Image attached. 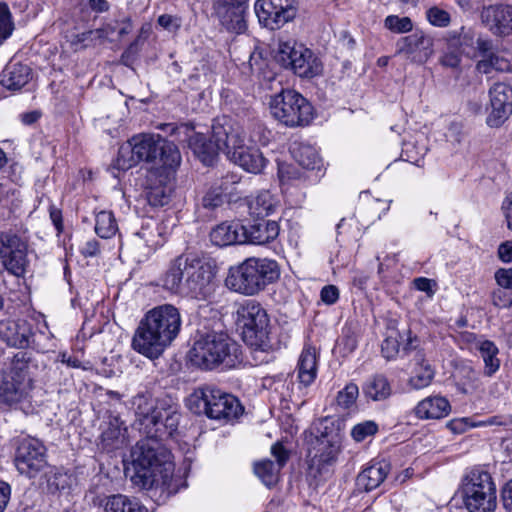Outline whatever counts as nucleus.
Wrapping results in <instances>:
<instances>
[{"label": "nucleus", "instance_id": "f257e3e1", "mask_svg": "<svg viewBox=\"0 0 512 512\" xmlns=\"http://www.w3.org/2000/svg\"><path fill=\"white\" fill-rule=\"evenodd\" d=\"M181 316L170 304L149 310L141 319L132 338V348L149 359H157L178 336Z\"/></svg>", "mask_w": 512, "mask_h": 512}, {"label": "nucleus", "instance_id": "f03ea898", "mask_svg": "<svg viewBox=\"0 0 512 512\" xmlns=\"http://www.w3.org/2000/svg\"><path fill=\"white\" fill-rule=\"evenodd\" d=\"M215 266L194 254H182L171 261L163 287L172 293L204 300L215 290Z\"/></svg>", "mask_w": 512, "mask_h": 512}, {"label": "nucleus", "instance_id": "7ed1b4c3", "mask_svg": "<svg viewBox=\"0 0 512 512\" xmlns=\"http://www.w3.org/2000/svg\"><path fill=\"white\" fill-rule=\"evenodd\" d=\"M130 458L134 485L142 489L170 486L174 464L170 451L159 439L146 435L132 448Z\"/></svg>", "mask_w": 512, "mask_h": 512}, {"label": "nucleus", "instance_id": "20e7f679", "mask_svg": "<svg viewBox=\"0 0 512 512\" xmlns=\"http://www.w3.org/2000/svg\"><path fill=\"white\" fill-rule=\"evenodd\" d=\"M140 162L173 169L181 162L177 146L159 134L141 133L124 143L118 152L115 166L128 170Z\"/></svg>", "mask_w": 512, "mask_h": 512}, {"label": "nucleus", "instance_id": "39448f33", "mask_svg": "<svg viewBox=\"0 0 512 512\" xmlns=\"http://www.w3.org/2000/svg\"><path fill=\"white\" fill-rule=\"evenodd\" d=\"M276 261L268 258L250 257L228 270L225 286L236 293L254 296L279 278Z\"/></svg>", "mask_w": 512, "mask_h": 512}, {"label": "nucleus", "instance_id": "423d86ee", "mask_svg": "<svg viewBox=\"0 0 512 512\" xmlns=\"http://www.w3.org/2000/svg\"><path fill=\"white\" fill-rule=\"evenodd\" d=\"M190 354L192 362L206 370L220 365L233 368L241 361L238 344L224 332L201 335L194 342Z\"/></svg>", "mask_w": 512, "mask_h": 512}, {"label": "nucleus", "instance_id": "0eeeda50", "mask_svg": "<svg viewBox=\"0 0 512 512\" xmlns=\"http://www.w3.org/2000/svg\"><path fill=\"white\" fill-rule=\"evenodd\" d=\"M215 134L220 145L226 147L225 154L230 161L249 173L263 172L268 160L257 147L245 144L243 130L238 124L218 125Z\"/></svg>", "mask_w": 512, "mask_h": 512}, {"label": "nucleus", "instance_id": "6e6552de", "mask_svg": "<svg viewBox=\"0 0 512 512\" xmlns=\"http://www.w3.org/2000/svg\"><path fill=\"white\" fill-rule=\"evenodd\" d=\"M188 408L196 414L210 419L231 421L243 413L239 400L214 386L196 389L187 399Z\"/></svg>", "mask_w": 512, "mask_h": 512}, {"label": "nucleus", "instance_id": "1a4fd4ad", "mask_svg": "<svg viewBox=\"0 0 512 512\" xmlns=\"http://www.w3.org/2000/svg\"><path fill=\"white\" fill-rule=\"evenodd\" d=\"M269 109L274 119L290 128L307 126L314 118L311 103L292 89L282 90L272 96Z\"/></svg>", "mask_w": 512, "mask_h": 512}, {"label": "nucleus", "instance_id": "9d476101", "mask_svg": "<svg viewBox=\"0 0 512 512\" xmlns=\"http://www.w3.org/2000/svg\"><path fill=\"white\" fill-rule=\"evenodd\" d=\"M462 498L468 512H495L497 494L491 475L471 470L462 480Z\"/></svg>", "mask_w": 512, "mask_h": 512}, {"label": "nucleus", "instance_id": "9b49d317", "mask_svg": "<svg viewBox=\"0 0 512 512\" xmlns=\"http://www.w3.org/2000/svg\"><path fill=\"white\" fill-rule=\"evenodd\" d=\"M237 324L248 345L263 351L271 347L269 318L258 302L248 300L237 309Z\"/></svg>", "mask_w": 512, "mask_h": 512}, {"label": "nucleus", "instance_id": "f8f14e48", "mask_svg": "<svg viewBox=\"0 0 512 512\" xmlns=\"http://www.w3.org/2000/svg\"><path fill=\"white\" fill-rule=\"evenodd\" d=\"M18 355L11 369L0 374V402L9 406L20 405L24 410V405L30 402L33 382L28 366L19 361Z\"/></svg>", "mask_w": 512, "mask_h": 512}, {"label": "nucleus", "instance_id": "ddd939ff", "mask_svg": "<svg viewBox=\"0 0 512 512\" xmlns=\"http://www.w3.org/2000/svg\"><path fill=\"white\" fill-rule=\"evenodd\" d=\"M254 10L263 27L277 30L295 18L297 2L296 0H257Z\"/></svg>", "mask_w": 512, "mask_h": 512}, {"label": "nucleus", "instance_id": "4468645a", "mask_svg": "<svg viewBox=\"0 0 512 512\" xmlns=\"http://www.w3.org/2000/svg\"><path fill=\"white\" fill-rule=\"evenodd\" d=\"M0 259L5 269L16 277H23L29 267L27 244L13 233H0Z\"/></svg>", "mask_w": 512, "mask_h": 512}, {"label": "nucleus", "instance_id": "2eb2a0df", "mask_svg": "<svg viewBox=\"0 0 512 512\" xmlns=\"http://www.w3.org/2000/svg\"><path fill=\"white\" fill-rule=\"evenodd\" d=\"M15 465L21 474L34 477L47 466L46 448L35 438H23L17 447Z\"/></svg>", "mask_w": 512, "mask_h": 512}, {"label": "nucleus", "instance_id": "dca6fc26", "mask_svg": "<svg viewBox=\"0 0 512 512\" xmlns=\"http://www.w3.org/2000/svg\"><path fill=\"white\" fill-rule=\"evenodd\" d=\"M139 430L145 435H156L162 429L163 408L158 407L150 393H139L132 399Z\"/></svg>", "mask_w": 512, "mask_h": 512}, {"label": "nucleus", "instance_id": "f3484780", "mask_svg": "<svg viewBox=\"0 0 512 512\" xmlns=\"http://www.w3.org/2000/svg\"><path fill=\"white\" fill-rule=\"evenodd\" d=\"M232 126L233 121L226 117H220L214 120L212 125V138L207 141L206 137L201 133L192 131L188 139V146L193 151L195 156L205 165H212L219 151L226 152V147L220 145V141L216 137V126L223 125Z\"/></svg>", "mask_w": 512, "mask_h": 512}, {"label": "nucleus", "instance_id": "a211bd4d", "mask_svg": "<svg viewBox=\"0 0 512 512\" xmlns=\"http://www.w3.org/2000/svg\"><path fill=\"white\" fill-rule=\"evenodd\" d=\"M433 54V40L422 31L400 38L396 43V55L413 63H425Z\"/></svg>", "mask_w": 512, "mask_h": 512}, {"label": "nucleus", "instance_id": "6ab92c4d", "mask_svg": "<svg viewBox=\"0 0 512 512\" xmlns=\"http://www.w3.org/2000/svg\"><path fill=\"white\" fill-rule=\"evenodd\" d=\"M213 9L221 24L230 32L241 34L247 25L245 10L247 0H212Z\"/></svg>", "mask_w": 512, "mask_h": 512}, {"label": "nucleus", "instance_id": "aec40b11", "mask_svg": "<svg viewBox=\"0 0 512 512\" xmlns=\"http://www.w3.org/2000/svg\"><path fill=\"white\" fill-rule=\"evenodd\" d=\"M491 112L487 117L490 127H499L512 114V87L495 83L489 91Z\"/></svg>", "mask_w": 512, "mask_h": 512}, {"label": "nucleus", "instance_id": "412c9836", "mask_svg": "<svg viewBox=\"0 0 512 512\" xmlns=\"http://www.w3.org/2000/svg\"><path fill=\"white\" fill-rule=\"evenodd\" d=\"M480 18L482 24L495 36L505 37L512 34V6L496 4L484 6Z\"/></svg>", "mask_w": 512, "mask_h": 512}, {"label": "nucleus", "instance_id": "4be33fe9", "mask_svg": "<svg viewBox=\"0 0 512 512\" xmlns=\"http://www.w3.org/2000/svg\"><path fill=\"white\" fill-rule=\"evenodd\" d=\"M243 244L265 245L275 240L279 235V225L276 221L255 218L242 224Z\"/></svg>", "mask_w": 512, "mask_h": 512}, {"label": "nucleus", "instance_id": "5701e85b", "mask_svg": "<svg viewBox=\"0 0 512 512\" xmlns=\"http://www.w3.org/2000/svg\"><path fill=\"white\" fill-rule=\"evenodd\" d=\"M271 454L276 458V463L265 459L255 463L254 465V472L256 476L268 487L277 484L280 470L289 459V452L280 442L272 445Z\"/></svg>", "mask_w": 512, "mask_h": 512}, {"label": "nucleus", "instance_id": "b1692460", "mask_svg": "<svg viewBox=\"0 0 512 512\" xmlns=\"http://www.w3.org/2000/svg\"><path fill=\"white\" fill-rule=\"evenodd\" d=\"M317 443L318 449L311 460V468L317 467L318 472L322 474L336 462L340 445L334 437L328 438L324 435L317 439Z\"/></svg>", "mask_w": 512, "mask_h": 512}, {"label": "nucleus", "instance_id": "393cba45", "mask_svg": "<svg viewBox=\"0 0 512 512\" xmlns=\"http://www.w3.org/2000/svg\"><path fill=\"white\" fill-rule=\"evenodd\" d=\"M289 69L300 77L313 78L321 74L323 66L310 49L299 45L297 58L294 59Z\"/></svg>", "mask_w": 512, "mask_h": 512}, {"label": "nucleus", "instance_id": "a878e982", "mask_svg": "<svg viewBox=\"0 0 512 512\" xmlns=\"http://www.w3.org/2000/svg\"><path fill=\"white\" fill-rule=\"evenodd\" d=\"M476 70L481 74H490L492 71L512 72V50L501 49L491 52L476 63Z\"/></svg>", "mask_w": 512, "mask_h": 512}, {"label": "nucleus", "instance_id": "bb28decb", "mask_svg": "<svg viewBox=\"0 0 512 512\" xmlns=\"http://www.w3.org/2000/svg\"><path fill=\"white\" fill-rule=\"evenodd\" d=\"M451 411L449 401L442 396H430L421 400L414 408L415 416L419 419H441Z\"/></svg>", "mask_w": 512, "mask_h": 512}, {"label": "nucleus", "instance_id": "cd10ccee", "mask_svg": "<svg viewBox=\"0 0 512 512\" xmlns=\"http://www.w3.org/2000/svg\"><path fill=\"white\" fill-rule=\"evenodd\" d=\"M30 334V327L24 321H6L0 324V336L9 346L27 347Z\"/></svg>", "mask_w": 512, "mask_h": 512}, {"label": "nucleus", "instance_id": "c85d7f7f", "mask_svg": "<svg viewBox=\"0 0 512 512\" xmlns=\"http://www.w3.org/2000/svg\"><path fill=\"white\" fill-rule=\"evenodd\" d=\"M242 224L238 222H222L210 232L211 242L219 247L243 244Z\"/></svg>", "mask_w": 512, "mask_h": 512}, {"label": "nucleus", "instance_id": "c756f323", "mask_svg": "<svg viewBox=\"0 0 512 512\" xmlns=\"http://www.w3.org/2000/svg\"><path fill=\"white\" fill-rule=\"evenodd\" d=\"M390 464L384 460L373 462L357 476V485L365 491L377 488L387 477Z\"/></svg>", "mask_w": 512, "mask_h": 512}, {"label": "nucleus", "instance_id": "7c9ffc66", "mask_svg": "<svg viewBox=\"0 0 512 512\" xmlns=\"http://www.w3.org/2000/svg\"><path fill=\"white\" fill-rule=\"evenodd\" d=\"M31 78V69L21 63L8 64L1 74V84L9 90H19Z\"/></svg>", "mask_w": 512, "mask_h": 512}, {"label": "nucleus", "instance_id": "2f4dec72", "mask_svg": "<svg viewBox=\"0 0 512 512\" xmlns=\"http://www.w3.org/2000/svg\"><path fill=\"white\" fill-rule=\"evenodd\" d=\"M123 423L116 417L110 418L101 433V445L108 452L118 449L125 444L126 437Z\"/></svg>", "mask_w": 512, "mask_h": 512}, {"label": "nucleus", "instance_id": "473e14b6", "mask_svg": "<svg viewBox=\"0 0 512 512\" xmlns=\"http://www.w3.org/2000/svg\"><path fill=\"white\" fill-rule=\"evenodd\" d=\"M172 187L165 182V178L156 179V173L150 172L146 197L148 203L154 207H162L170 201Z\"/></svg>", "mask_w": 512, "mask_h": 512}, {"label": "nucleus", "instance_id": "72a5a7b5", "mask_svg": "<svg viewBox=\"0 0 512 512\" xmlns=\"http://www.w3.org/2000/svg\"><path fill=\"white\" fill-rule=\"evenodd\" d=\"M414 362L415 367L409 379V385L416 390L423 389L431 384L435 370L420 351L415 354Z\"/></svg>", "mask_w": 512, "mask_h": 512}, {"label": "nucleus", "instance_id": "f704fd0d", "mask_svg": "<svg viewBox=\"0 0 512 512\" xmlns=\"http://www.w3.org/2000/svg\"><path fill=\"white\" fill-rule=\"evenodd\" d=\"M476 349L484 362V375L487 377L493 376L499 370L501 363L498 358V347L490 340L480 339L476 342Z\"/></svg>", "mask_w": 512, "mask_h": 512}, {"label": "nucleus", "instance_id": "c9c22d12", "mask_svg": "<svg viewBox=\"0 0 512 512\" xmlns=\"http://www.w3.org/2000/svg\"><path fill=\"white\" fill-rule=\"evenodd\" d=\"M317 375L316 351L312 347L305 348L298 362V379L304 386L314 382Z\"/></svg>", "mask_w": 512, "mask_h": 512}, {"label": "nucleus", "instance_id": "e433bc0d", "mask_svg": "<svg viewBox=\"0 0 512 512\" xmlns=\"http://www.w3.org/2000/svg\"><path fill=\"white\" fill-rule=\"evenodd\" d=\"M291 153L295 161L305 169H316L320 167L321 158L317 150L305 143H294Z\"/></svg>", "mask_w": 512, "mask_h": 512}, {"label": "nucleus", "instance_id": "4c0bfd02", "mask_svg": "<svg viewBox=\"0 0 512 512\" xmlns=\"http://www.w3.org/2000/svg\"><path fill=\"white\" fill-rule=\"evenodd\" d=\"M364 395L373 401H382L391 395V386L384 375H374L362 387Z\"/></svg>", "mask_w": 512, "mask_h": 512}, {"label": "nucleus", "instance_id": "58836bf2", "mask_svg": "<svg viewBox=\"0 0 512 512\" xmlns=\"http://www.w3.org/2000/svg\"><path fill=\"white\" fill-rule=\"evenodd\" d=\"M276 207V201L269 191H261L248 203L249 214L253 218L264 219Z\"/></svg>", "mask_w": 512, "mask_h": 512}, {"label": "nucleus", "instance_id": "ea45409f", "mask_svg": "<svg viewBox=\"0 0 512 512\" xmlns=\"http://www.w3.org/2000/svg\"><path fill=\"white\" fill-rule=\"evenodd\" d=\"M135 236L143 240L148 247L156 248L162 245V226L154 219H147Z\"/></svg>", "mask_w": 512, "mask_h": 512}, {"label": "nucleus", "instance_id": "a19ab883", "mask_svg": "<svg viewBox=\"0 0 512 512\" xmlns=\"http://www.w3.org/2000/svg\"><path fill=\"white\" fill-rule=\"evenodd\" d=\"M118 231V225L115 217L110 211H100L96 214L95 219V232L103 238L109 239Z\"/></svg>", "mask_w": 512, "mask_h": 512}, {"label": "nucleus", "instance_id": "79ce46f5", "mask_svg": "<svg viewBox=\"0 0 512 512\" xmlns=\"http://www.w3.org/2000/svg\"><path fill=\"white\" fill-rule=\"evenodd\" d=\"M222 185L211 186L201 198L200 206L207 211H214L225 202V194Z\"/></svg>", "mask_w": 512, "mask_h": 512}, {"label": "nucleus", "instance_id": "37998d69", "mask_svg": "<svg viewBox=\"0 0 512 512\" xmlns=\"http://www.w3.org/2000/svg\"><path fill=\"white\" fill-rule=\"evenodd\" d=\"M299 45L295 40H279L277 50L275 52L276 61L284 68H290L294 60L290 59L289 53H298Z\"/></svg>", "mask_w": 512, "mask_h": 512}, {"label": "nucleus", "instance_id": "c03bdc74", "mask_svg": "<svg viewBox=\"0 0 512 512\" xmlns=\"http://www.w3.org/2000/svg\"><path fill=\"white\" fill-rule=\"evenodd\" d=\"M358 396V386L355 383L350 382L337 393L336 405L342 410H349L355 406Z\"/></svg>", "mask_w": 512, "mask_h": 512}, {"label": "nucleus", "instance_id": "a18cd8bd", "mask_svg": "<svg viewBox=\"0 0 512 512\" xmlns=\"http://www.w3.org/2000/svg\"><path fill=\"white\" fill-rule=\"evenodd\" d=\"M378 432V424L372 420H366L353 426L351 437L356 442H362Z\"/></svg>", "mask_w": 512, "mask_h": 512}, {"label": "nucleus", "instance_id": "49530a36", "mask_svg": "<svg viewBox=\"0 0 512 512\" xmlns=\"http://www.w3.org/2000/svg\"><path fill=\"white\" fill-rule=\"evenodd\" d=\"M384 27L394 33H407L413 29V23L409 17L389 15L384 20Z\"/></svg>", "mask_w": 512, "mask_h": 512}, {"label": "nucleus", "instance_id": "de8ad7c7", "mask_svg": "<svg viewBox=\"0 0 512 512\" xmlns=\"http://www.w3.org/2000/svg\"><path fill=\"white\" fill-rule=\"evenodd\" d=\"M179 415L163 408L162 418V429L157 432L156 435H151L153 438L161 439L164 436H171L172 433L177 429Z\"/></svg>", "mask_w": 512, "mask_h": 512}, {"label": "nucleus", "instance_id": "09e8293b", "mask_svg": "<svg viewBox=\"0 0 512 512\" xmlns=\"http://www.w3.org/2000/svg\"><path fill=\"white\" fill-rule=\"evenodd\" d=\"M429 23L436 27H447L451 22L450 14L437 6L430 7L426 11Z\"/></svg>", "mask_w": 512, "mask_h": 512}, {"label": "nucleus", "instance_id": "8fccbe9b", "mask_svg": "<svg viewBox=\"0 0 512 512\" xmlns=\"http://www.w3.org/2000/svg\"><path fill=\"white\" fill-rule=\"evenodd\" d=\"M426 151L427 149L424 146L421 148H416L412 142H405L402 148V156L405 157L406 161L419 166L420 161L423 159Z\"/></svg>", "mask_w": 512, "mask_h": 512}, {"label": "nucleus", "instance_id": "3c124183", "mask_svg": "<svg viewBox=\"0 0 512 512\" xmlns=\"http://www.w3.org/2000/svg\"><path fill=\"white\" fill-rule=\"evenodd\" d=\"M13 25L6 4H0V45L11 35Z\"/></svg>", "mask_w": 512, "mask_h": 512}, {"label": "nucleus", "instance_id": "603ef678", "mask_svg": "<svg viewBox=\"0 0 512 512\" xmlns=\"http://www.w3.org/2000/svg\"><path fill=\"white\" fill-rule=\"evenodd\" d=\"M157 23L164 30L171 32V33H176L182 25V21H181L180 17L170 15V14L160 15L157 19Z\"/></svg>", "mask_w": 512, "mask_h": 512}, {"label": "nucleus", "instance_id": "864d4df0", "mask_svg": "<svg viewBox=\"0 0 512 512\" xmlns=\"http://www.w3.org/2000/svg\"><path fill=\"white\" fill-rule=\"evenodd\" d=\"M127 496L122 494L112 495L106 499L104 504L105 512H123Z\"/></svg>", "mask_w": 512, "mask_h": 512}, {"label": "nucleus", "instance_id": "5fc2aeb1", "mask_svg": "<svg viewBox=\"0 0 512 512\" xmlns=\"http://www.w3.org/2000/svg\"><path fill=\"white\" fill-rule=\"evenodd\" d=\"M492 304L497 308L512 307V299L507 291L496 289L492 293Z\"/></svg>", "mask_w": 512, "mask_h": 512}, {"label": "nucleus", "instance_id": "6e6d98bb", "mask_svg": "<svg viewBox=\"0 0 512 512\" xmlns=\"http://www.w3.org/2000/svg\"><path fill=\"white\" fill-rule=\"evenodd\" d=\"M381 351L386 359L394 358L399 351L397 339L391 336L387 337L381 345Z\"/></svg>", "mask_w": 512, "mask_h": 512}, {"label": "nucleus", "instance_id": "4d7b16f0", "mask_svg": "<svg viewBox=\"0 0 512 512\" xmlns=\"http://www.w3.org/2000/svg\"><path fill=\"white\" fill-rule=\"evenodd\" d=\"M495 280L501 288L510 289L512 287V267L498 269L495 272Z\"/></svg>", "mask_w": 512, "mask_h": 512}, {"label": "nucleus", "instance_id": "13d9d810", "mask_svg": "<svg viewBox=\"0 0 512 512\" xmlns=\"http://www.w3.org/2000/svg\"><path fill=\"white\" fill-rule=\"evenodd\" d=\"M320 297L325 304L332 305L339 299V289L335 285H326L322 288Z\"/></svg>", "mask_w": 512, "mask_h": 512}, {"label": "nucleus", "instance_id": "bf43d9fd", "mask_svg": "<svg viewBox=\"0 0 512 512\" xmlns=\"http://www.w3.org/2000/svg\"><path fill=\"white\" fill-rule=\"evenodd\" d=\"M501 209L507 223V228L512 231V192L508 193L504 198Z\"/></svg>", "mask_w": 512, "mask_h": 512}, {"label": "nucleus", "instance_id": "052dcab7", "mask_svg": "<svg viewBox=\"0 0 512 512\" xmlns=\"http://www.w3.org/2000/svg\"><path fill=\"white\" fill-rule=\"evenodd\" d=\"M501 499L507 512H512V479L501 490Z\"/></svg>", "mask_w": 512, "mask_h": 512}, {"label": "nucleus", "instance_id": "680f3d73", "mask_svg": "<svg viewBox=\"0 0 512 512\" xmlns=\"http://www.w3.org/2000/svg\"><path fill=\"white\" fill-rule=\"evenodd\" d=\"M498 257L504 263L512 262V241H505L498 247Z\"/></svg>", "mask_w": 512, "mask_h": 512}, {"label": "nucleus", "instance_id": "e2e57ef3", "mask_svg": "<svg viewBox=\"0 0 512 512\" xmlns=\"http://www.w3.org/2000/svg\"><path fill=\"white\" fill-rule=\"evenodd\" d=\"M476 42L475 32L471 29L461 28L459 43L462 47H473Z\"/></svg>", "mask_w": 512, "mask_h": 512}, {"label": "nucleus", "instance_id": "0e129e2a", "mask_svg": "<svg viewBox=\"0 0 512 512\" xmlns=\"http://www.w3.org/2000/svg\"><path fill=\"white\" fill-rule=\"evenodd\" d=\"M476 49L483 55V57L489 55L493 49V42L489 38L477 37L476 38Z\"/></svg>", "mask_w": 512, "mask_h": 512}, {"label": "nucleus", "instance_id": "69168bd1", "mask_svg": "<svg viewBox=\"0 0 512 512\" xmlns=\"http://www.w3.org/2000/svg\"><path fill=\"white\" fill-rule=\"evenodd\" d=\"M81 253L85 257H93L99 253V243L95 239L87 241L81 248Z\"/></svg>", "mask_w": 512, "mask_h": 512}, {"label": "nucleus", "instance_id": "338daca9", "mask_svg": "<svg viewBox=\"0 0 512 512\" xmlns=\"http://www.w3.org/2000/svg\"><path fill=\"white\" fill-rule=\"evenodd\" d=\"M414 286L417 290L433 294L432 285L434 281L425 277H419L414 279Z\"/></svg>", "mask_w": 512, "mask_h": 512}, {"label": "nucleus", "instance_id": "774afa93", "mask_svg": "<svg viewBox=\"0 0 512 512\" xmlns=\"http://www.w3.org/2000/svg\"><path fill=\"white\" fill-rule=\"evenodd\" d=\"M11 489L10 486L3 481H0V512H3L10 499Z\"/></svg>", "mask_w": 512, "mask_h": 512}]
</instances>
